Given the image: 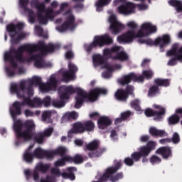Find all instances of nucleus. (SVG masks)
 Segmentation results:
<instances>
[{
  "label": "nucleus",
  "mask_w": 182,
  "mask_h": 182,
  "mask_svg": "<svg viewBox=\"0 0 182 182\" xmlns=\"http://www.w3.org/2000/svg\"><path fill=\"white\" fill-rule=\"evenodd\" d=\"M11 93H16L18 99H23V102L16 101L12 104V108H10V114L14 121L13 130L15 133L16 141V146H19L21 141H29L33 137L35 132V123L33 121L27 120L24 123L21 119H16L18 116L22 114V106H26L25 93L26 92V82L21 81L19 85L13 84L11 85Z\"/></svg>",
  "instance_id": "1"
},
{
  "label": "nucleus",
  "mask_w": 182,
  "mask_h": 182,
  "mask_svg": "<svg viewBox=\"0 0 182 182\" xmlns=\"http://www.w3.org/2000/svg\"><path fill=\"white\" fill-rule=\"evenodd\" d=\"M127 26L131 30L117 37V41L119 43H129L133 42V39H136V38L149 36L151 33L157 32V26H154L151 23H144L141 26V30L138 31L136 33L135 31L139 26L136 22L129 21L127 23Z\"/></svg>",
  "instance_id": "2"
},
{
  "label": "nucleus",
  "mask_w": 182,
  "mask_h": 182,
  "mask_svg": "<svg viewBox=\"0 0 182 182\" xmlns=\"http://www.w3.org/2000/svg\"><path fill=\"white\" fill-rule=\"evenodd\" d=\"M60 46L58 44L48 43L47 46L43 41H39L36 45L24 44L18 48V50H14L16 53V58L19 62L25 63L28 61V58H25L23 53L27 52L28 55H32L35 52L40 51L41 55H48V53H53L56 49H59Z\"/></svg>",
  "instance_id": "3"
},
{
  "label": "nucleus",
  "mask_w": 182,
  "mask_h": 182,
  "mask_svg": "<svg viewBox=\"0 0 182 182\" xmlns=\"http://www.w3.org/2000/svg\"><path fill=\"white\" fill-rule=\"evenodd\" d=\"M21 82H26L25 95L28 96H33V85L38 86L43 93L53 90L58 86V80L55 76L50 77L46 83L42 82V78L37 76L33 77L32 79L28 80L27 82L26 80H22Z\"/></svg>",
  "instance_id": "4"
},
{
  "label": "nucleus",
  "mask_w": 182,
  "mask_h": 182,
  "mask_svg": "<svg viewBox=\"0 0 182 182\" xmlns=\"http://www.w3.org/2000/svg\"><path fill=\"white\" fill-rule=\"evenodd\" d=\"M59 97L61 100H65L69 99L70 97V95H73V93H77V96L75 97V109H80L82 107V105H83L85 102V90L79 87H73V86H63L60 87L59 90Z\"/></svg>",
  "instance_id": "5"
},
{
  "label": "nucleus",
  "mask_w": 182,
  "mask_h": 182,
  "mask_svg": "<svg viewBox=\"0 0 182 182\" xmlns=\"http://www.w3.org/2000/svg\"><path fill=\"white\" fill-rule=\"evenodd\" d=\"M22 29H23V23H18L17 24L10 23L6 26V31L11 38V43L14 45H18L22 39H25L26 36L25 33H21Z\"/></svg>",
  "instance_id": "6"
},
{
  "label": "nucleus",
  "mask_w": 182,
  "mask_h": 182,
  "mask_svg": "<svg viewBox=\"0 0 182 182\" xmlns=\"http://www.w3.org/2000/svg\"><path fill=\"white\" fill-rule=\"evenodd\" d=\"M22 29H23V23H18L17 24L10 23L6 26V31L11 38V43L14 45H18L22 39H25L26 36L25 33H21Z\"/></svg>",
  "instance_id": "7"
},
{
  "label": "nucleus",
  "mask_w": 182,
  "mask_h": 182,
  "mask_svg": "<svg viewBox=\"0 0 182 182\" xmlns=\"http://www.w3.org/2000/svg\"><path fill=\"white\" fill-rule=\"evenodd\" d=\"M122 166V162H117L114 166L107 168L106 173L101 176L100 181H101V182H106L107 180H109L111 182H117L119 181V180H122V178H123V173L119 172L115 176H113L114 173H117V171L119 170Z\"/></svg>",
  "instance_id": "8"
},
{
  "label": "nucleus",
  "mask_w": 182,
  "mask_h": 182,
  "mask_svg": "<svg viewBox=\"0 0 182 182\" xmlns=\"http://www.w3.org/2000/svg\"><path fill=\"white\" fill-rule=\"evenodd\" d=\"M88 150V157L90 159H99L106 153V148L100 147V141L93 140L85 145V151Z\"/></svg>",
  "instance_id": "9"
},
{
  "label": "nucleus",
  "mask_w": 182,
  "mask_h": 182,
  "mask_svg": "<svg viewBox=\"0 0 182 182\" xmlns=\"http://www.w3.org/2000/svg\"><path fill=\"white\" fill-rule=\"evenodd\" d=\"M14 50H18L17 49H11L10 51H6L4 53V60L5 62H10L11 66H12L14 69H12L9 67L6 68V72L7 73V76L9 77H14L15 76V69L18 68V63L16 61H15V59H16L17 62H19L20 63H26V62L22 63L16 58V53L14 52Z\"/></svg>",
  "instance_id": "10"
},
{
  "label": "nucleus",
  "mask_w": 182,
  "mask_h": 182,
  "mask_svg": "<svg viewBox=\"0 0 182 182\" xmlns=\"http://www.w3.org/2000/svg\"><path fill=\"white\" fill-rule=\"evenodd\" d=\"M141 43H146L149 46H159L161 52H164L166 46H168L171 43V36L169 34H164L162 36L158 37L155 41L151 38L143 40Z\"/></svg>",
  "instance_id": "11"
},
{
  "label": "nucleus",
  "mask_w": 182,
  "mask_h": 182,
  "mask_svg": "<svg viewBox=\"0 0 182 182\" xmlns=\"http://www.w3.org/2000/svg\"><path fill=\"white\" fill-rule=\"evenodd\" d=\"M63 15L65 16V21L61 26L57 27V31L59 32H65L68 30L74 31L77 24H76V18L72 14V10H68Z\"/></svg>",
  "instance_id": "12"
},
{
  "label": "nucleus",
  "mask_w": 182,
  "mask_h": 182,
  "mask_svg": "<svg viewBox=\"0 0 182 182\" xmlns=\"http://www.w3.org/2000/svg\"><path fill=\"white\" fill-rule=\"evenodd\" d=\"M112 43H113V38L109 37L108 34L96 36L92 43L87 47L86 50L87 52H92L93 48H96L97 46L102 48L105 45H112Z\"/></svg>",
  "instance_id": "13"
},
{
  "label": "nucleus",
  "mask_w": 182,
  "mask_h": 182,
  "mask_svg": "<svg viewBox=\"0 0 182 182\" xmlns=\"http://www.w3.org/2000/svg\"><path fill=\"white\" fill-rule=\"evenodd\" d=\"M157 143L154 141H149L147 142L146 145L142 146L139 149V151H135L133 153V156L136 160H139L141 157H148V156L153 151L156 150Z\"/></svg>",
  "instance_id": "14"
},
{
  "label": "nucleus",
  "mask_w": 182,
  "mask_h": 182,
  "mask_svg": "<svg viewBox=\"0 0 182 182\" xmlns=\"http://www.w3.org/2000/svg\"><path fill=\"white\" fill-rule=\"evenodd\" d=\"M154 109H158L159 111L147 108L144 111L145 115L146 117H154L155 122H161L164 116H166V108L157 105H154Z\"/></svg>",
  "instance_id": "15"
},
{
  "label": "nucleus",
  "mask_w": 182,
  "mask_h": 182,
  "mask_svg": "<svg viewBox=\"0 0 182 182\" xmlns=\"http://www.w3.org/2000/svg\"><path fill=\"white\" fill-rule=\"evenodd\" d=\"M132 81L138 83H143V82H144V76L143 74L137 75V74L134 73H130L124 75L119 80V83L120 85H122V86H124L125 85H129Z\"/></svg>",
  "instance_id": "16"
},
{
  "label": "nucleus",
  "mask_w": 182,
  "mask_h": 182,
  "mask_svg": "<svg viewBox=\"0 0 182 182\" xmlns=\"http://www.w3.org/2000/svg\"><path fill=\"white\" fill-rule=\"evenodd\" d=\"M84 101L87 99L89 102H96L99 97V95H107V90L105 88L96 87L92 89L89 94L84 91Z\"/></svg>",
  "instance_id": "17"
},
{
  "label": "nucleus",
  "mask_w": 182,
  "mask_h": 182,
  "mask_svg": "<svg viewBox=\"0 0 182 182\" xmlns=\"http://www.w3.org/2000/svg\"><path fill=\"white\" fill-rule=\"evenodd\" d=\"M31 57L29 58H26L28 59L27 61L26 62H29L31 60H34V66L36 68H38V69H42V68H45L46 66H48L46 65V63H45V60L43 59V55L41 54V53H37V54H30Z\"/></svg>",
  "instance_id": "18"
},
{
  "label": "nucleus",
  "mask_w": 182,
  "mask_h": 182,
  "mask_svg": "<svg viewBox=\"0 0 182 182\" xmlns=\"http://www.w3.org/2000/svg\"><path fill=\"white\" fill-rule=\"evenodd\" d=\"M109 21L110 23V29L114 35H117L119 32H122L124 28V25L122 24L117 21L116 16L112 15L109 16Z\"/></svg>",
  "instance_id": "19"
},
{
  "label": "nucleus",
  "mask_w": 182,
  "mask_h": 182,
  "mask_svg": "<svg viewBox=\"0 0 182 182\" xmlns=\"http://www.w3.org/2000/svg\"><path fill=\"white\" fill-rule=\"evenodd\" d=\"M20 8L23 9L24 12L28 13V21L31 23H35V12L32 9L28 8L29 0H19Z\"/></svg>",
  "instance_id": "20"
},
{
  "label": "nucleus",
  "mask_w": 182,
  "mask_h": 182,
  "mask_svg": "<svg viewBox=\"0 0 182 182\" xmlns=\"http://www.w3.org/2000/svg\"><path fill=\"white\" fill-rule=\"evenodd\" d=\"M155 154L161 156L164 160H168L170 157H173V150L170 146H161L156 150Z\"/></svg>",
  "instance_id": "21"
},
{
  "label": "nucleus",
  "mask_w": 182,
  "mask_h": 182,
  "mask_svg": "<svg viewBox=\"0 0 182 182\" xmlns=\"http://www.w3.org/2000/svg\"><path fill=\"white\" fill-rule=\"evenodd\" d=\"M136 8L134 4L132 2H127L124 5H121L118 7V10L120 14H124V15H129L132 14Z\"/></svg>",
  "instance_id": "22"
},
{
  "label": "nucleus",
  "mask_w": 182,
  "mask_h": 182,
  "mask_svg": "<svg viewBox=\"0 0 182 182\" xmlns=\"http://www.w3.org/2000/svg\"><path fill=\"white\" fill-rule=\"evenodd\" d=\"M33 96H29L26 94H25V100H26V103L27 104L28 106H30V107H35L36 106H42L43 105V102L42 99L39 97H34L33 100L31 99Z\"/></svg>",
  "instance_id": "23"
},
{
  "label": "nucleus",
  "mask_w": 182,
  "mask_h": 182,
  "mask_svg": "<svg viewBox=\"0 0 182 182\" xmlns=\"http://www.w3.org/2000/svg\"><path fill=\"white\" fill-rule=\"evenodd\" d=\"M122 49L121 46H114L112 47L111 48H105L103 50V55L105 56V58H107V59H112L114 58L113 56V53H117V52H120Z\"/></svg>",
  "instance_id": "24"
},
{
  "label": "nucleus",
  "mask_w": 182,
  "mask_h": 182,
  "mask_svg": "<svg viewBox=\"0 0 182 182\" xmlns=\"http://www.w3.org/2000/svg\"><path fill=\"white\" fill-rule=\"evenodd\" d=\"M33 148V145H31L25 151L23 155V159L28 164H32L33 163V160L35 159V155L33 153L31 152V150Z\"/></svg>",
  "instance_id": "25"
},
{
  "label": "nucleus",
  "mask_w": 182,
  "mask_h": 182,
  "mask_svg": "<svg viewBox=\"0 0 182 182\" xmlns=\"http://www.w3.org/2000/svg\"><path fill=\"white\" fill-rule=\"evenodd\" d=\"M149 134L153 137H167L168 134L163 129H158L155 127H151L149 128Z\"/></svg>",
  "instance_id": "26"
},
{
  "label": "nucleus",
  "mask_w": 182,
  "mask_h": 182,
  "mask_svg": "<svg viewBox=\"0 0 182 182\" xmlns=\"http://www.w3.org/2000/svg\"><path fill=\"white\" fill-rule=\"evenodd\" d=\"M112 122L108 117H101L97 122L99 129L105 130L106 127H109Z\"/></svg>",
  "instance_id": "27"
},
{
  "label": "nucleus",
  "mask_w": 182,
  "mask_h": 182,
  "mask_svg": "<svg viewBox=\"0 0 182 182\" xmlns=\"http://www.w3.org/2000/svg\"><path fill=\"white\" fill-rule=\"evenodd\" d=\"M114 97L119 102H126L127 99H129V96H127V92L126 90L123 89H118L114 94Z\"/></svg>",
  "instance_id": "28"
},
{
  "label": "nucleus",
  "mask_w": 182,
  "mask_h": 182,
  "mask_svg": "<svg viewBox=\"0 0 182 182\" xmlns=\"http://www.w3.org/2000/svg\"><path fill=\"white\" fill-rule=\"evenodd\" d=\"M67 170L68 171V173H66V172L62 173L61 176L63 178L69 179V180H71V181H74V180H76V176L73 173V170H76V168L68 167L67 168Z\"/></svg>",
  "instance_id": "29"
},
{
  "label": "nucleus",
  "mask_w": 182,
  "mask_h": 182,
  "mask_svg": "<svg viewBox=\"0 0 182 182\" xmlns=\"http://www.w3.org/2000/svg\"><path fill=\"white\" fill-rule=\"evenodd\" d=\"M178 53V55H173L174 57L169 60L168 62L169 66H176L177 60L182 63V46L179 48Z\"/></svg>",
  "instance_id": "30"
},
{
  "label": "nucleus",
  "mask_w": 182,
  "mask_h": 182,
  "mask_svg": "<svg viewBox=\"0 0 182 182\" xmlns=\"http://www.w3.org/2000/svg\"><path fill=\"white\" fill-rule=\"evenodd\" d=\"M73 129L74 132H76V134H82L85 132V125L82 122H77L73 124Z\"/></svg>",
  "instance_id": "31"
},
{
  "label": "nucleus",
  "mask_w": 182,
  "mask_h": 182,
  "mask_svg": "<svg viewBox=\"0 0 182 182\" xmlns=\"http://www.w3.org/2000/svg\"><path fill=\"white\" fill-rule=\"evenodd\" d=\"M116 55L113 57V60H119L120 62H126L129 60V55L124 51H119L115 53Z\"/></svg>",
  "instance_id": "32"
},
{
  "label": "nucleus",
  "mask_w": 182,
  "mask_h": 182,
  "mask_svg": "<svg viewBox=\"0 0 182 182\" xmlns=\"http://www.w3.org/2000/svg\"><path fill=\"white\" fill-rule=\"evenodd\" d=\"M50 169V164H43V163L40 162L36 166V170H37V171H40V173H42L43 174H46Z\"/></svg>",
  "instance_id": "33"
},
{
  "label": "nucleus",
  "mask_w": 182,
  "mask_h": 182,
  "mask_svg": "<svg viewBox=\"0 0 182 182\" xmlns=\"http://www.w3.org/2000/svg\"><path fill=\"white\" fill-rule=\"evenodd\" d=\"M154 82L158 87H168L170 86V79L156 78Z\"/></svg>",
  "instance_id": "34"
},
{
  "label": "nucleus",
  "mask_w": 182,
  "mask_h": 182,
  "mask_svg": "<svg viewBox=\"0 0 182 182\" xmlns=\"http://www.w3.org/2000/svg\"><path fill=\"white\" fill-rule=\"evenodd\" d=\"M92 61L95 66H100V65H105L106 63L105 58L100 55V54L94 55L92 57Z\"/></svg>",
  "instance_id": "35"
},
{
  "label": "nucleus",
  "mask_w": 182,
  "mask_h": 182,
  "mask_svg": "<svg viewBox=\"0 0 182 182\" xmlns=\"http://www.w3.org/2000/svg\"><path fill=\"white\" fill-rule=\"evenodd\" d=\"M112 2V0H97L95 3V6L97 12H102L103 11V6L109 5Z\"/></svg>",
  "instance_id": "36"
},
{
  "label": "nucleus",
  "mask_w": 182,
  "mask_h": 182,
  "mask_svg": "<svg viewBox=\"0 0 182 182\" xmlns=\"http://www.w3.org/2000/svg\"><path fill=\"white\" fill-rule=\"evenodd\" d=\"M167 122L168 126H176L180 123V117L177 114H173L168 118Z\"/></svg>",
  "instance_id": "37"
},
{
  "label": "nucleus",
  "mask_w": 182,
  "mask_h": 182,
  "mask_svg": "<svg viewBox=\"0 0 182 182\" xmlns=\"http://www.w3.org/2000/svg\"><path fill=\"white\" fill-rule=\"evenodd\" d=\"M72 160V156H65L58 161H56L54 163L55 167H63V166H65L66 161H70Z\"/></svg>",
  "instance_id": "38"
},
{
  "label": "nucleus",
  "mask_w": 182,
  "mask_h": 182,
  "mask_svg": "<svg viewBox=\"0 0 182 182\" xmlns=\"http://www.w3.org/2000/svg\"><path fill=\"white\" fill-rule=\"evenodd\" d=\"M42 121L45 123H53L52 111H44L41 115Z\"/></svg>",
  "instance_id": "39"
},
{
  "label": "nucleus",
  "mask_w": 182,
  "mask_h": 182,
  "mask_svg": "<svg viewBox=\"0 0 182 182\" xmlns=\"http://www.w3.org/2000/svg\"><path fill=\"white\" fill-rule=\"evenodd\" d=\"M180 47V44L178 43H175L172 45L171 49L167 51L168 56H174L177 55H180L178 52V48Z\"/></svg>",
  "instance_id": "40"
},
{
  "label": "nucleus",
  "mask_w": 182,
  "mask_h": 182,
  "mask_svg": "<svg viewBox=\"0 0 182 182\" xmlns=\"http://www.w3.org/2000/svg\"><path fill=\"white\" fill-rule=\"evenodd\" d=\"M84 129L85 132H92L95 131V127L96 126L95 125V122L92 120H87L84 121Z\"/></svg>",
  "instance_id": "41"
},
{
  "label": "nucleus",
  "mask_w": 182,
  "mask_h": 182,
  "mask_svg": "<svg viewBox=\"0 0 182 182\" xmlns=\"http://www.w3.org/2000/svg\"><path fill=\"white\" fill-rule=\"evenodd\" d=\"M168 4H169V5H171V6H174L175 8H176L177 12H182V2H181V1L169 0Z\"/></svg>",
  "instance_id": "42"
},
{
  "label": "nucleus",
  "mask_w": 182,
  "mask_h": 182,
  "mask_svg": "<svg viewBox=\"0 0 182 182\" xmlns=\"http://www.w3.org/2000/svg\"><path fill=\"white\" fill-rule=\"evenodd\" d=\"M134 161H140L139 160H136L134 156H133V153L131 154V157H127L124 160V164L126 166H128V167H132V166H134Z\"/></svg>",
  "instance_id": "43"
},
{
  "label": "nucleus",
  "mask_w": 182,
  "mask_h": 182,
  "mask_svg": "<svg viewBox=\"0 0 182 182\" xmlns=\"http://www.w3.org/2000/svg\"><path fill=\"white\" fill-rule=\"evenodd\" d=\"M158 93H160V88L158 87L157 85H152L148 92V96L150 97H153L156 96Z\"/></svg>",
  "instance_id": "44"
},
{
  "label": "nucleus",
  "mask_w": 182,
  "mask_h": 182,
  "mask_svg": "<svg viewBox=\"0 0 182 182\" xmlns=\"http://www.w3.org/2000/svg\"><path fill=\"white\" fill-rule=\"evenodd\" d=\"M74 78H75V75L71 74L69 71H65L63 73L62 80L65 83H68V82H70V80H72V79H74Z\"/></svg>",
  "instance_id": "45"
},
{
  "label": "nucleus",
  "mask_w": 182,
  "mask_h": 182,
  "mask_svg": "<svg viewBox=\"0 0 182 182\" xmlns=\"http://www.w3.org/2000/svg\"><path fill=\"white\" fill-rule=\"evenodd\" d=\"M34 157L36 159H45V150L36 148L33 151Z\"/></svg>",
  "instance_id": "46"
},
{
  "label": "nucleus",
  "mask_w": 182,
  "mask_h": 182,
  "mask_svg": "<svg viewBox=\"0 0 182 182\" xmlns=\"http://www.w3.org/2000/svg\"><path fill=\"white\" fill-rule=\"evenodd\" d=\"M55 151V156H60V157H65L68 149L64 146H60Z\"/></svg>",
  "instance_id": "47"
},
{
  "label": "nucleus",
  "mask_w": 182,
  "mask_h": 182,
  "mask_svg": "<svg viewBox=\"0 0 182 182\" xmlns=\"http://www.w3.org/2000/svg\"><path fill=\"white\" fill-rule=\"evenodd\" d=\"M149 161L152 166H155L156 164H160V163L162 161V159L160 158V156L154 154L151 156Z\"/></svg>",
  "instance_id": "48"
},
{
  "label": "nucleus",
  "mask_w": 182,
  "mask_h": 182,
  "mask_svg": "<svg viewBox=\"0 0 182 182\" xmlns=\"http://www.w3.org/2000/svg\"><path fill=\"white\" fill-rule=\"evenodd\" d=\"M69 163L80 164V163H83V157H82V155L77 154L74 157H71V160L69 161Z\"/></svg>",
  "instance_id": "49"
},
{
  "label": "nucleus",
  "mask_w": 182,
  "mask_h": 182,
  "mask_svg": "<svg viewBox=\"0 0 182 182\" xmlns=\"http://www.w3.org/2000/svg\"><path fill=\"white\" fill-rule=\"evenodd\" d=\"M37 16H38L39 23L41 25H48V22L49 20L47 19L46 16H43V14H42V13H38Z\"/></svg>",
  "instance_id": "50"
},
{
  "label": "nucleus",
  "mask_w": 182,
  "mask_h": 182,
  "mask_svg": "<svg viewBox=\"0 0 182 182\" xmlns=\"http://www.w3.org/2000/svg\"><path fill=\"white\" fill-rule=\"evenodd\" d=\"M34 140L38 144H42L43 141H45V136L43 135L42 132H40L35 136Z\"/></svg>",
  "instance_id": "51"
},
{
  "label": "nucleus",
  "mask_w": 182,
  "mask_h": 182,
  "mask_svg": "<svg viewBox=\"0 0 182 182\" xmlns=\"http://www.w3.org/2000/svg\"><path fill=\"white\" fill-rule=\"evenodd\" d=\"M51 103L54 107H63L65 105L63 100H53Z\"/></svg>",
  "instance_id": "52"
},
{
  "label": "nucleus",
  "mask_w": 182,
  "mask_h": 182,
  "mask_svg": "<svg viewBox=\"0 0 182 182\" xmlns=\"http://www.w3.org/2000/svg\"><path fill=\"white\" fill-rule=\"evenodd\" d=\"M131 106L136 110V112H140L141 108L140 107V101L139 100H134V101L131 102Z\"/></svg>",
  "instance_id": "53"
},
{
  "label": "nucleus",
  "mask_w": 182,
  "mask_h": 182,
  "mask_svg": "<svg viewBox=\"0 0 182 182\" xmlns=\"http://www.w3.org/2000/svg\"><path fill=\"white\" fill-rule=\"evenodd\" d=\"M68 69H69V72L70 73V74L74 76H75V74L76 73V72H77V70H78L77 66H76L73 63H71L70 62L68 63Z\"/></svg>",
  "instance_id": "54"
},
{
  "label": "nucleus",
  "mask_w": 182,
  "mask_h": 182,
  "mask_svg": "<svg viewBox=\"0 0 182 182\" xmlns=\"http://www.w3.org/2000/svg\"><path fill=\"white\" fill-rule=\"evenodd\" d=\"M55 156H56V152L55 150L54 151L44 150V157H46V159H53V157H55Z\"/></svg>",
  "instance_id": "55"
},
{
  "label": "nucleus",
  "mask_w": 182,
  "mask_h": 182,
  "mask_svg": "<svg viewBox=\"0 0 182 182\" xmlns=\"http://www.w3.org/2000/svg\"><path fill=\"white\" fill-rule=\"evenodd\" d=\"M46 18H47V19L49 21H53V19H55V15H53V9H49L46 11V15H45Z\"/></svg>",
  "instance_id": "56"
},
{
  "label": "nucleus",
  "mask_w": 182,
  "mask_h": 182,
  "mask_svg": "<svg viewBox=\"0 0 182 182\" xmlns=\"http://www.w3.org/2000/svg\"><path fill=\"white\" fill-rule=\"evenodd\" d=\"M171 141H172L173 144H178V143H180V134H178L177 132H174L172 138L171 139Z\"/></svg>",
  "instance_id": "57"
},
{
  "label": "nucleus",
  "mask_w": 182,
  "mask_h": 182,
  "mask_svg": "<svg viewBox=\"0 0 182 182\" xmlns=\"http://www.w3.org/2000/svg\"><path fill=\"white\" fill-rule=\"evenodd\" d=\"M142 75H144V77H146V79H151L154 73L151 70H144L142 72Z\"/></svg>",
  "instance_id": "58"
},
{
  "label": "nucleus",
  "mask_w": 182,
  "mask_h": 182,
  "mask_svg": "<svg viewBox=\"0 0 182 182\" xmlns=\"http://www.w3.org/2000/svg\"><path fill=\"white\" fill-rule=\"evenodd\" d=\"M73 2L77 3L74 8L79 9H83L85 5H83L82 2H85V0H73Z\"/></svg>",
  "instance_id": "59"
},
{
  "label": "nucleus",
  "mask_w": 182,
  "mask_h": 182,
  "mask_svg": "<svg viewBox=\"0 0 182 182\" xmlns=\"http://www.w3.org/2000/svg\"><path fill=\"white\" fill-rule=\"evenodd\" d=\"M52 133H53V128L52 127H49L45 129L43 132H41L44 137H50V136H52Z\"/></svg>",
  "instance_id": "60"
},
{
  "label": "nucleus",
  "mask_w": 182,
  "mask_h": 182,
  "mask_svg": "<svg viewBox=\"0 0 182 182\" xmlns=\"http://www.w3.org/2000/svg\"><path fill=\"white\" fill-rule=\"evenodd\" d=\"M45 8H46L45 3H41V4L38 3V5H37V6L36 7V9L38 11V14L39 13L42 14V12L45 11Z\"/></svg>",
  "instance_id": "61"
},
{
  "label": "nucleus",
  "mask_w": 182,
  "mask_h": 182,
  "mask_svg": "<svg viewBox=\"0 0 182 182\" xmlns=\"http://www.w3.org/2000/svg\"><path fill=\"white\" fill-rule=\"evenodd\" d=\"M130 116H132V112L130 111H126L121 113V117L124 119V121L127 120Z\"/></svg>",
  "instance_id": "62"
},
{
  "label": "nucleus",
  "mask_w": 182,
  "mask_h": 182,
  "mask_svg": "<svg viewBox=\"0 0 182 182\" xmlns=\"http://www.w3.org/2000/svg\"><path fill=\"white\" fill-rule=\"evenodd\" d=\"M52 101V99L50 98V97L47 96L43 100V105H44V106L46 107H48V106H50V102Z\"/></svg>",
  "instance_id": "63"
},
{
  "label": "nucleus",
  "mask_w": 182,
  "mask_h": 182,
  "mask_svg": "<svg viewBox=\"0 0 182 182\" xmlns=\"http://www.w3.org/2000/svg\"><path fill=\"white\" fill-rule=\"evenodd\" d=\"M54 180L53 176L48 175L46 178L41 179V182H53Z\"/></svg>",
  "instance_id": "64"
}]
</instances>
